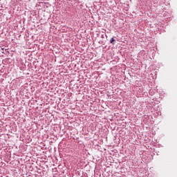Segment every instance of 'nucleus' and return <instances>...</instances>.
Returning <instances> with one entry per match:
<instances>
[{
  "mask_svg": "<svg viewBox=\"0 0 177 177\" xmlns=\"http://www.w3.org/2000/svg\"><path fill=\"white\" fill-rule=\"evenodd\" d=\"M114 41H115V39H114V38L112 37V38L110 39L111 44H113V45H114V44H113Z\"/></svg>",
  "mask_w": 177,
  "mask_h": 177,
  "instance_id": "nucleus-1",
  "label": "nucleus"
}]
</instances>
